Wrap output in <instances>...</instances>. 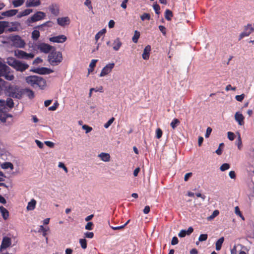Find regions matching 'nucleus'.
Here are the masks:
<instances>
[{"label": "nucleus", "mask_w": 254, "mask_h": 254, "mask_svg": "<svg viewBox=\"0 0 254 254\" xmlns=\"http://www.w3.org/2000/svg\"><path fill=\"white\" fill-rule=\"evenodd\" d=\"M208 236L207 234H201L198 240L200 242L205 241L207 239Z\"/></svg>", "instance_id": "09e8293b"}, {"label": "nucleus", "mask_w": 254, "mask_h": 254, "mask_svg": "<svg viewBox=\"0 0 254 254\" xmlns=\"http://www.w3.org/2000/svg\"><path fill=\"white\" fill-rule=\"evenodd\" d=\"M98 156L102 161L105 162H108L110 159V156L108 153H101L98 155Z\"/></svg>", "instance_id": "c85d7f7f"}, {"label": "nucleus", "mask_w": 254, "mask_h": 254, "mask_svg": "<svg viewBox=\"0 0 254 254\" xmlns=\"http://www.w3.org/2000/svg\"><path fill=\"white\" fill-rule=\"evenodd\" d=\"M84 4L88 7V8L91 10L93 9V7L91 4V1L90 0H85Z\"/></svg>", "instance_id": "864d4df0"}, {"label": "nucleus", "mask_w": 254, "mask_h": 254, "mask_svg": "<svg viewBox=\"0 0 254 254\" xmlns=\"http://www.w3.org/2000/svg\"><path fill=\"white\" fill-rule=\"evenodd\" d=\"M173 16V13L172 12L169 10V9H166L165 10V18L169 21V20H171V17Z\"/></svg>", "instance_id": "c9c22d12"}, {"label": "nucleus", "mask_w": 254, "mask_h": 254, "mask_svg": "<svg viewBox=\"0 0 254 254\" xmlns=\"http://www.w3.org/2000/svg\"><path fill=\"white\" fill-rule=\"evenodd\" d=\"M140 18L142 21L145 20H149L150 19V15L149 13H144L140 16Z\"/></svg>", "instance_id": "c03bdc74"}, {"label": "nucleus", "mask_w": 254, "mask_h": 254, "mask_svg": "<svg viewBox=\"0 0 254 254\" xmlns=\"http://www.w3.org/2000/svg\"><path fill=\"white\" fill-rule=\"evenodd\" d=\"M82 128L85 130L86 133L90 132L92 130V128L86 125H84L82 126Z\"/></svg>", "instance_id": "3c124183"}, {"label": "nucleus", "mask_w": 254, "mask_h": 254, "mask_svg": "<svg viewBox=\"0 0 254 254\" xmlns=\"http://www.w3.org/2000/svg\"><path fill=\"white\" fill-rule=\"evenodd\" d=\"M15 56L18 59L29 60L32 59L35 55L33 53H27L25 51L17 50L15 51Z\"/></svg>", "instance_id": "6e6552de"}, {"label": "nucleus", "mask_w": 254, "mask_h": 254, "mask_svg": "<svg viewBox=\"0 0 254 254\" xmlns=\"http://www.w3.org/2000/svg\"><path fill=\"white\" fill-rule=\"evenodd\" d=\"M85 236L88 238H92L94 237V234L93 232H87L85 233Z\"/></svg>", "instance_id": "69168bd1"}, {"label": "nucleus", "mask_w": 254, "mask_h": 254, "mask_svg": "<svg viewBox=\"0 0 254 254\" xmlns=\"http://www.w3.org/2000/svg\"><path fill=\"white\" fill-rule=\"evenodd\" d=\"M23 95H25L31 99L34 97V93L32 90L28 88H24L22 89L21 97Z\"/></svg>", "instance_id": "f3484780"}, {"label": "nucleus", "mask_w": 254, "mask_h": 254, "mask_svg": "<svg viewBox=\"0 0 254 254\" xmlns=\"http://www.w3.org/2000/svg\"><path fill=\"white\" fill-rule=\"evenodd\" d=\"M179 242L178 239L176 237H174L171 241V244L172 245H177Z\"/></svg>", "instance_id": "0e129e2a"}, {"label": "nucleus", "mask_w": 254, "mask_h": 254, "mask_svg": "<svg viewBox=\"0 0 254 254\" xmlns=\"http://www.w3.org/2000/svg\"><path fill=\"white\" fill-rule=\"evenodd\" d=\"M24 2V0H14L12 1V3L14 7H17L22 5Z\"/></svg>", "instance_id": "4c0bfd02"}, {"label": "nucleus", "mask_w": 254, "mask_h": 254, "mask_svg": "<svg viewBox=\"0 0 254 254\" xmlns=\"http://www.w3.org/2000/svg\"><path fill=\"white\" fill-rule=\"evenodd\" d=\"M11 27H9L7 29V31L9 32H12L17 31L19 30V28L20 26V23L18 22H13L10 23Z\"/></svg>", "instance_id": "5701e85b"}, {"label": "nucleus", "mask_w": 254, "mask_h": 254, "mask_svg": "<svg viewBox=\"0 0 254 254\" xmlns=\"http://www.w3.org/2000/svg\"><path fill=\"white\" fill-rule=\"evenodd\" d=\"M48 230L49 228H48V229H46V228H44V227L43 225H41L38 230V232H42V235L44 237H46V240L47 242L48 241V237H46L47 235V231Z\"/></svg>", "instance_id": "473e14b6"}, {"label": "nucleus", "mask_w": 254, "mask_h": 254, "mask_svg": "<svg viewBox=\"0 0 254 254\" xmlns=\"http://www.w3.org/2000/svg\"><path fill=\"white\" fill-rule=\"evenodd\" d=\"M6 110V109H5ZM6 111L3 110L0 111V121L2 123L6 122V120L8 118H12V116L9 114L6 113Z\"/></svg>", "instance_id": "4be33fe9"}, {"label": "nucleus", "mask_w": 254, "mask_h": 254, "mask_svg": "<svg viewBox=\"0 0 254 254\" xmlns=\"http://www.w3.org/2000/svg\"><path fill=\"white\" fill-rule=\"evenodd\" d=\"M225 90L227 91H228L230 90H233V91H235L236 90V87H232L231 85L230 84H228V85H227L226 88H225Z\"/></svg>", "instance_id": "e2e57ef3"}, {"label": "nucleus", "mask_w": 254, "mask_h": 254, "mask_svg": "<svg viewBox=\"0 0 254 254\" xmlns=\"http://www.w3.org/2000/svg\"><path fill=\"white\" fill-rule=\"evenodd\" d=\"M235 120L240 126H243L245 124V117L243 114L239 112H237L235 113Z\"/></svg>", "instance_id": "dca6fc26"}, {"label": "nucleus", "mask_w": 254, "mask_h": 254, "mask_svg": "<svg viewBox=\"0 0 254 254\" xmlns=\"http://www.w3.org/2000/svg\"><path fill=\"white\" fill-rule=\"evenodd\" d=\"M36 204V201L32 199L30 202H28L27 206V209L28 210H33L35 209V206Z\"/></svg>", "instance_id": "7c9ffc66"}, {"label": "nucleus", "mask_w": 254, "mask_h": 254, "mask_svg": "<svg viewBox=\"0 0 254 254\" xmlns=\"http://www.w3.org/2000/svg\"><path fill=\"white\" fill-rule=\"evenodd\" d=\"M227 134H228V138H229V140H230L231 141L234 140L235 137V135L233 132H231V131H228L227 133Z\"/></svg>", "instance_id": "603ef678"}, {"label": "nucleus", "mask_w": 254, "mask_h": 254, "mask_svg": "<svg viewBox=\"0 0 254 254\" xmlns=\"http://www.w3.org/2000/svg\"><path fill=\"white\" fill-rule=\"evenodd\" d=\"M59 105L58 101H56L52 106L49 108L48 110L49 111H55L58 108Z\"/></svg>", "instance_id": "8fccbe9b"}, {"label": "nucleus", "mask_w": 254, "mask_h": 254, "mask_svg": "<svg viewBox=\"0 0 254 254\" xmlns=\"http://www.w3.org/2000/svg\"><path fill=\"white\" fill-rule=\"evenodd\" d=\"M42 62V59L38 57L34 60V61L33 62V64L34 65H37L40 63H41Z\"/></svg>", "instance_id": "bf43d9fd"}, {"label": "nucleus", "mask_w": 254, "mask_h": 254, "mask_svg": "<svg viewBox=\"0 0 254 254\" xmlns=\"http://www.w3.org/2000/svg\"><path fill=\"white\" fill-rule=\"evenodd\" d=\"M151 51V46L150 45L146 46L144 49L143 54L142 55V58L144 60H148L150 56V52Z\"/></svg>", "instance_id": "412c9836"}, {"label": "nucleus", "mask_w": 254, "mask_h": 254, "mask_svg": "<svg viewBox=\"0 0 254 254\" xmlns=\"http://www.w3.org/2000/svg\"><path fill=\"white\" fill-rule=\"evenodd\" d=\"M230 168V165L228 163H224L222 164L220 169L222 171H224L228 170Z\"/></svg>", "instance_id": "de8ad7c7"}, {"label": "nucleus", "mask_w": 254, "mask_h": 254, "mask_svg": "<svg viewBox=\"0 0 254 254\" xmlns=\"http://www.w3.org/2000/svg\"><path fill=\"white\" fill-rule=\"evenodd\" d=\"M193 231V229L191 227H190L187 230H182L178 234V236L181 238L185 237L186 235H190Z\"/></svg>", "instance_id": "aec40b11"}, {"label": "nucleus", "mask_w": 254, "mask_h": 254, "mask_svg": "<svg viewBox=\"0 0 254 254\" xmlns=\"http://www.w3.org/2000/svg\"><path fill=\"white\" fill-rule=\"evenodd\" d=\"M45 144L50 148H53L54 147V143L50 141H45Z\"/></svg>", "instance_id": "338daca9"}, {"label": "nucleus", "mask_w": 254, "mask_h": 254, "mask_svg": "<svg viewBox=\"0 0 254 254\" xmlns=\"http://www.w3.org/2000/svg\"><path fill=\"white\" fill-rule=\"evenodd\" d=\"M153 8H154L155 12L156 14H159L160 13L159 10L160 9V6L158 4H157V3L154 4L153 5Z\"/></svg>", "instance_id": "6e6d98bb"}, {"label": "nucleus", "mask_w": 254, "mask_h": 254, "mask_svg": "<svg viewBox=\"0 0 254 254\" xmlns=\"http://www.w3.org/2000/svg\"><path fill=\"white\" fill-rule=\"evenodd\" d=\"M46 13L42 11H37L27 19V22L34 23L44 19Z\"/></svg>", "instance_id": "1a4fd4ad"}, {"label": "nucleus", "mask_w": 254, "mask_h": 254, "mask_svg": "<svg viewBox=\"0 0 254 254\" xmlns=\"http://www.w3.org/2000/svg\"><path fill=\"white\" fill-rule=\"evenodd\" d=\"M254 31V28L251 24H248L244 27V31L239 36V40L245 37L249 36Z\"/></svg>", "instance_id": "9d476101"}, {"label": "nucleus", "mask_w": 254, "mask_h": 254, "mask_svg": "<svg viewBox=\"0 0 254 254\" xmlns=\"http://www.w3.org/2000/svg\"><path fill=\"white\" fill-rule=\"evenodd\" d=\"M53 23L52 21H48L45 23H44L43 24L40 25H39L38 26V28H39V29H40L41 30L42 29V28L43 27H44V26H46V27H51L53 26Z\"/></svg>", "instance_id": "72a5a7b5"}, {"label": "nucleus", "mask_w": 254, "mask_h": 254, "mask_svg": "<svg viewBox=\"0 0 254 254\" xmlns=\"http://www.w3.org/2000/svg\"><path fill=\"white\" fill-rule=\"evenodd\" d=\"M17 12V9H10L1 12V15L6 17H11L16 15Z\"/></svg>", "instance_id": "393cba45"}, {"label": "nucleus", "mask_w": 254, "mask_h": 254, "mask_svg": "<svg viewBox=\"0 0 254 254\" xmlns=\"http://www.w3.org/2000/svg\"><path fill=\"white\" fill-rule=\"evenodd\" d=\"M122 46V42L119 38H117L114 40L113 42V50L115 51L119 50L121 46Z\"/></svg>", "instance_id": "b1692460"}, {"label": "nucleus", "mask_w": 254, "mask_h": 254, "mask_svg": "<svg viewBox=\"0 0 254 254\" xmlns=\"http://www.w3.org/2000/svg\"><path fill=\"white\" fill-rule=\"evenodd\" d=\"M162 133H163V132H162V130H161V129L160 128H158L156 130L155 137L159 139L162 137Z\"/></svg>", "instance_id": "37998d69"}, {"label": "nucleus", "mask_w": 254, "mask_h": 254, "mask_svg": "<svg viewBox=\"0 0 254 254\" xmlns=\"http://www.w3.org/2000/svg\"><path fill=\"white\" fill-rule=\"evenodd\" d=\"M63 56L61 52L53 50L48 55V61L53 66L58 65L62 62Z\"/></svg>", "instance_id": "f03ea898"}, {"label": "nucleus", "mask_w": 254, "mask_h": 254, "mask_svg": "<svg viewBox=\"0 0 254 254\" xmlns=\"http://www.w3.org/2000/svg\"><path fill=\"white\" fill-rule=\"evenodd\" d=\"M11 239L8 237H5L2 239L0 246V249H5L9 247L11 245Z\"/></svg>", "instance_id": "a211bd4d"}, {"label": "nucleus", "mask_w": 254, "mask_h": 254, "mask_svg": "<svg viewBox=\"0 0 254 254\" xmlns=\"http://www.w3.org/2000/svg\"><path fill=\"white\" fill-rule=\"evenodd\" d=\"M1 168L3 169H10L12 170L13 169V165L11 162H6L1 164Z\"/></svg>", "instance_id": "2f4dec72"}, {"label": "nucleus", "mask_w": 254, "mask_h": 254, "mask_svg": "<svg viewBox=\"0 0 254 254\" xmlns=\"http://www.w3.org/2000/svg\"><path fill=\"white\" fill-rule=\"evenodd\" d=\"M93 224L91 222H89L85 226V229L88 230H91L93 229Z\"/></svg>", "instance_id": "5fc2aeb1"}, {"label": "nucleus", "mask_w": 254, "mask_h": 254, "mask_svg": "<svg viewBox=\"0 0 254 254\" xmlns=\"http://www.w3.org/2000/svg\"><path fill=\"white\" fill-rule=\"evenodd\" d=\"M212 131V129L211 127H207V129H206V133H205V137H208L211 133Z\"/></svg>", "instance_id": "774afa93"}, {"label": "nucleus", "mask_w": 254, "mask_h": 254, "mask_svg": "<svg viewBox=\"0 0 254 254\" xmlns=\"http://www.w3.org/2000/svg\"><path fill=\"white\" fill-rule=\"evenodd\" d=\"M79 243L82 249H85L87 248V241L85 239H80Z\"/></svg>", "instance_id": "a19ab883"}, {"label": "nucleus", "mask_w": 254, "mask_h": 254, "mask_svg": "<svg viewBox=\"0 0 254 254\" xmlns=\"http://www.w3.org/2000/svg\"><path fill=\"white\" fill-rule=\"evenodd\" d=\"M32 48L34 51H40L45 54L50 53L53 50H55L54 47L45 43H34Z\"/></svg>", "instance_id": "20e7f679"}, {"label": "nucleus", "mask_w": 254, "mask_h": 254, "mask_svg": "<svg viewBox=\"0 0 254 254\" xmlns=\"http://www.w3.org/2000/svg\"><path fill=\"white\" fill-rule=\"evenodd\" d=\"M31 71L40 74H48L54 71L52 69L45 67L36 68Z\"/></svg>", "instance_id": "f8f14e48"}, {"label": "nucleus", "mask_w": 254, "mask_h": 254, "mask_svg": "<svg viewBox=\"0 0 254 254\" xmlns=\"http://www.w3.org/2000/svg\"><path fill=\"white\" fill-rule=\"evenodd\" d=\"M180 122L178 119H174L171 123L170 125L173 129H175L180 124Z\"/></svg>", "instance_id": "ea45409f"}, {"label": "nucleus", "mask_w": 254, "mask_h": 254, "mask_svg": "<svg viewBox=\"0 0 254 254\" xmlns=\"http://www.w3.org/2000/svg\"><path fill=\"white\" fill-rule=\"evenodd\" d=\"M115 121V118L114 117L111 118L106 123H105L104 125L105 128H108L111 124Z\"/></svg>", "instance_id": "a18cd8bd"}, {"label": "nucleus", "mask_w": 254, "mask_h": 254, "mask_svg": "<svg viewBox=\"0 0 254 254\" xmlns=\"http://www.w3.org/2000/svg\"><path fill=\"white\" fill-rule=\"evenodd\" d=\"M97 62V60H92L89 64V67L93 69L96 66V64Z\"/></svg>", "instance_id": "052dcab7"}, {"label": "nucleus", "mask_w": 254, "mask_h": 254, "mask_svg": "<svg viewBox=\"0 0 254 254\" xmlns=\"http://www.w3.org/2000/svg\"><path fill=\"white\" fill-rule=\"evenodd\" d=\"M159 29L162 32L163 35L165 36L166 34V28L163 25L159 26Z\"/></svg>", "instance_id": "4d7b16f0"}, {"label": "nucleus", "mask_w": 254, "mask_h": 254, "mask_svg": "<svg viewBox=\"0 0 254 254\" xmlns=\"http://www.w3.org/2000/svg\"><path fill=\"white\" fill-rule=\"evenodd\" d=\"M51 13L54 16H58L60 13V6L57 3H53L49 6Z\"/></svg>", "instance_id": "ddd939ff"}, {"label": "nucleus", "mask_w": 254, "mask_h": 254, "mask_svg": "<svg viewBox=\"0 0 254 254\" xmlns=\"http://www.w3.org/2000/svg\"><path fill=\"white\" fill-rule=\"evenodd\" d=\"M237 145L239 150H241L242 148V141L240 135H239L238 139L236 142Z\"/></svg>", "instance_id": "79ce46f5"}, {"label": "nucleus", "mask_w": 254, "mask_h": 254, "mask_svg": "<svg viewBox=\"0 0 254 254\" xmlns=\"http://www.w3.org/2000/svg\"><path fill=\"white\" fill-rule=\"evenodd\" d=\"M32 12V9H26L20 12L18 15L17 17L18 18H21L23 16H26L29 15L30 13H31Z\"/></svg>", "instance_id": "c756f323"}, {"label": "nucleus", "mask_w": 254, "mask_h": 254, "mask_svg": "<svg viewBox=\"0 0 254 254\" xmlns=\"http://www.w3.org/2000/svg\"><path fill=\"white\" fill-rule=\"evenodd\" d=\"M9 67L0 62V78L4 77L8 80H12L14 79V76L9 73Z\"/></svg>", "instance_id": "423d86ee"}, {"label": "nucleus", "mask_w": 254, "mask_h": 254, "mask_svg": "<svg viewBox=\"0 0 254 254\" xmlns=\"http://www.w3.org/2000/svg\"><path fill=\"white\" fill-rule=\"evenodd\" d=\"M140 32L137 30L135 31L133 36L132 38V40L134 43H136L138 42V40L140 37Z\"/></svg>", "instance_id": "e433bc0d"}, {"label": "nucleus", "mask_w": 254, "mask_h": 254, "mask_svg": "<svg viewBox=\"0 0 254 254\" xmlns=\"http://www.w3.org/2000/svg\"><path fill=\"white\" fill-rule=\"evenodd\" d=\"M115 66L114 63L107 64L101 70L99 75L100 77H103L110 73Z\"/></svg>", "instance_id": "9b49d317"}, {"label": "nucleus", "mask_w": 254, "mask_h": 254, "mask_svg": "<svg viewBox=\"0 0 254 254\" xmlns=\"http://www.w3.org/2000/svg\"><path fill=\"white\" fill-rule=\"evenodd\" d=\"M8 64L13 67L17 71L21 72L25 71L29 67V65L14 58L9 59L7 62Z\"/></svg>", "instance_id": "7ed1b4c3"}, {"label": "nucleus", "mask_w": 254, "mask_h": 254, "mask_svg": "<svg viewBox=\"0 0 254 254\" xmlns=\"http://www.w3.org/2000/svg\"><path fill=\"white\" fill-rule=\"evenodd\" d=\"M0 211L3 219L6 220L9 217V212L3 206H0Z\"/></svg>", "instance_id": "bb28decb"}, {"label": "nucleus", "mask_w": 254, "mask_h": 254, "mask_svg": "<svg viewBox=\"0 0 254 254\" xmlns=\"http://www.w3.org/2000/svg\"><path fill=\"white\" fill-rule=\"evenodd\" d=\"M40 0H27L26 2V6L27 7H36L41 4Z\"/></svg>", "instance_id": "6ab92c4d"}, {"label": "nucleus", "mask_w": 254, "mask_h": 254, "mask_svg": "<svg viewBox=\"0 0 254 254\" xmlns=\"http://www.w3.org/2000/svg\"><path fill=\"white\" fill-rule=\"evenodd\" d=\"M8 95L12 98H21L22 89H19L16 86H10L7 90Z\"/></svg>", "instance_id": "0eeeda50"}, {"label": "nucleus", "mask_w": 254, "mask_h": 254, "mask_svg": "<svg viewBox=\"0 0 254 254\" xmlns=\"http://www.w3.org/2000/svg\"><path fill=\"white\" fill-rule=\"evenodd\" d=\"M224 241V238L221 237L219 238L215 243V249L217 251H219L221 250L222 245Z\"/></svg>", "instance_id": "cd10ccee"}, {"label": "nucleus", "mask_w": 254, "mask_h": 254, "mask_svg": "<svg viewBox=\"0 0 254 254\" xmlns=\"http://www.w3.org/2000/svg\"><path fill=\"white\" fill-rule=\"evenodd\" d=\"M8 39L11 45L17 48H23L26 45L24 40L17 35L11 34L9 36Z\"/></svg>", "instance_id": "39448f33"}, {"label": "nucleus", "mask_w": 254, "mask_h": 254, "mask_svg": "<svg viewBox=\"0 0 254 254\" xmlns=\"http://www.w3.org/2000/svg\"><path fill=\"white\" fill-rule=\"evenodd\" d=\"M40 37L39 31L35 30L32 32V38L34 41H37Z\"/></svg>", "instance_id": "f704fd0d"}, {"label": "nucleus", "mask_w": 254, "mask_h": 254, "mask_svg": "<svg viewBox=\"0 0 254 254\" xmlns=\"http://www.w3.org/2000/svg\"><path fill=\"white\" fill-rule=\"evenodd\" d=\"M35 142L40 148L42 149L44 147V144L40 140L36 139Z\"/></svg>", "instance_id": "680f3d73"}, {"label": "nucleus", "mask_w": 254, "mask_h": 254, "mask_svg": "<svg viewBox=\"0 0 254 254\" xmlns=\"http://www.w3.org/2000/svg\"><path fill=\"white\" fill-rule=\"evenodd\" d=\"M26 82L33 88L39 87L43 89L46 85V81L43 77L37 75H30L25 77Z\"/></svg>", "instance_id": "f257e3e1"}, {"label": "nucleus", "mask_w": 254, "mask_h": 254, "mask_svg": "<svg viewBox=\"0 0 254 254\" xmlns=\"http://www.w3.org/2000/svg\"><path fill=\"white\" fill-rule=\"evenodd\" d=\"M5 102V106H7L10 108H12L14 106L13 101L10 98H7Z\"/></svg>", "instance_id": "58836bf2"}, {"label": "nucleus", "mask_w": 254, "mask_h": 254, "mask_svg": "<svg viewBox=\"0 0 254 254\" xmlns=\"http://www.w3.org/2000/svg\"><path fill=\"white\" fill-rule=\"evenodd\" d=\"M9 23L5 21H0V35L2 34L6 28L9 27Z\"/></svg>", "instance_id": "a878e982"}, {"label": "nucleus", "mask_w": 254, "mask_h": 254, "mask_svg": "<svg viewBox=\"0 0 254 254\" xmlns=\"http://www.w3.org/2000/svg\"><path fill=\"white\" fill-rule=\"evenodd\" d=\"M5 102L4 100H0V111H5Z\"/></svg>", "instance_id": "49530a36"}, {"label": "nucleus", "mask_w": 254, "mask_h": 254, "mask_svg": "<svg viewBox=\"0 0 254 254\" xmlns=\"http://www.w3.org/2000/svg\"><path fill=\"white\" fill-rule=\"evenodd\" d=\"M245 96V94H242L240 95L236 96L235 98L238 101L242 102L244 100Z\"/></svg>", "instance_id": "13d9d810"}, {"label": "nucleus", "mask_w": 254, "mask_h": 254, "mask_svg": "<svg viewBox=\"0 0 254 254\" xmlns=\"http://www.w3.org/2000/svg\"><path fill=\"white\" fill-rule=\"evenodd\" d=\"M58 24L64 27L66 25H69L70 23V19L68 17H60L57 19Z\"/></svg>", "instance_id": "2eb2a0df"}, {"label": "nucleus", "mask_w": 254, "mask_h": 254, "mask_svg": "<svg viewBox=\"0 0 254 254\" xmlns=\"http://www.w3.org/2000/svg\"><path fill=\"white\" fill-rule=\"evenodd\" d=\"M66 37L64 35H59L50 38L51 42L58 43H63L66 40Z\"/></svg>", "instance_id": "4468645a"}]
</instances>
